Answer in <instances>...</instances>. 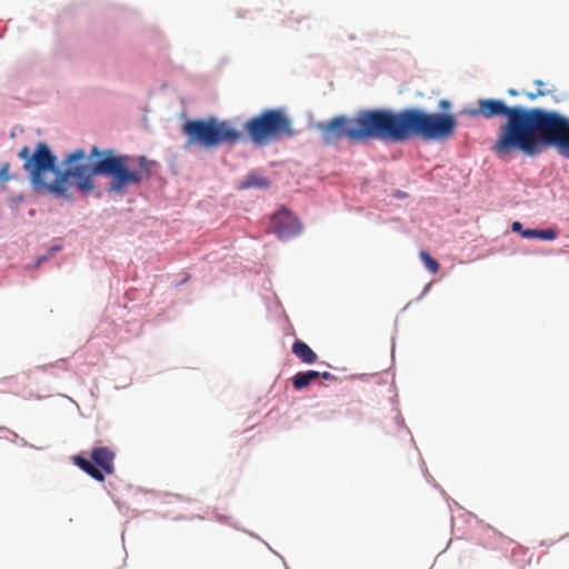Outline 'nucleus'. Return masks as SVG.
<instances>
[{"label": "nucleus", "instance_id": "nucleus-12", "mask_svg": "<svg viewBox=\"0 0 569 569\" xmlns=\"http://www.w3.org/2000/svg\"><path fill=\"white\" fill-rule=\"evenodd\" d=\"M521 236L526 239L538 238L541 240H553L557 238V231L553 229H526L521 232Z\"/></svg>", "mask_w": 569, "mask_h": 569}, {"label": "nucleus", "instance_id": "nucleus-17", "mask_svg": "<svg viewBox=\"0 0 569 569\" xmlns=\"http://www.w3.org/2000/svg\"><path fill=\"white\" fill-rule=\"evenodd\" d=\"M320 377L325 380H336V377L329 371L320 372Z\"/></svg>", "mask_w": 569, "mask_h": 569}, {"label": "nucleus", "instance_id": "nucleus-13", "mask_svg": "<svg viewBox=\"0 0 569 569\" xmlns=\"http://www.w3.org/2000/svg\"><path fill=\"white\" fill-rule=\"evenodd\" d=\"M419 257H420L422 263L425 264L426 269H428L431 273L435 274L439 271L440 264L427 251L421 250L419 252Z\"/></svg>", "mask_w": 569, "mask_h": 569}, {"label": "nucleus", "instance_id": "nucleus-5", "mask_svg": "<svg viewBox=\"0 0 569 569\" xmlns=\"http://www.w3.org/2000/svg\"><path fill=\"white\" fill-rule=\"evenodd\" d=\"M182 132L188 137L190 144L198 143L206 148L222 143H236L242 139V133L228 121H219L214 117L206 120H189L182 126Z\"/></svg>", "mask_w": 569, "mask_h": 569}, {"label": "nucleus", "instance_id": "nucleus-3", "mask_svg": "<svg viewBox=\"0 0 569 569\" xmlns=\"http://www.w3.org/2000/svg\"><path fill=\"white\" fill-rule=\"evenodd\" d=\"M547 112L548 110L541 108L508 107L501 100L480 99L478 108L468 111V114L482 116L486 119L500 116L507 118L491 147L497 157L506 159L516 151L529 157L539 154V140Z\"/></svg>", "mask_w": 569, "mask_h": 569}, {"label": "nucleus", "instance_id": "nucleus-18", "mask_svg": "<svg viewBox=\"0 0 569 569\" xmlns=\"http://www.w3.org/2000/svg\"><path fill=\"white\" fill-rule=\"evenodd\" d=\"M289 21L299 23L301 21L300 18H290Z\"/></svg>", "mask_w": 569, "mask_h": 569}, {"label": "nucleus", "instance_id": "nucleus-20", "mask_svg": "<svg viewBox=\"0 0 569 569\" xmlns=\"http://www.w3.org/2000/svg\"><path fill=\"white\" fill-rule=\"evenodd\" d=\"M509 93H510L511 96H516V94H517V91H516V90H513V89H510V90H509Z\"/></svg>", "mask_w": 569, "mask_h": 569}, {"label": "nucleus", "instance_id": "nucleus-1", "mask_svg": "<svg viewBox=\"0 0 569 569\" xmlns=\"http://www.w3.org/2000/svg\"><path fill=\"white\" fill-rule=\"evenodd\" d=\"M19 158L24 160L23 169L28 172L33 188L37 191L66 197L70 188V179L76 180L79 190L88 192L93 190V177H110L108 186L110 193L124 194L131 186H139L151 178V164L146 157L131 158L127 154H116L113 149L100 151L92 147L89 158H100L94 163H80L87 158L83 149H77L64 160L68 167L64 171L57 168V157L44 142H39L32 153L29 147H23Z\"/></svg>", "mask_w": 569, "mask_h": 569}, {"label": "nucleus", "instance_id": "nucleus-9", "mask_svg": "<svg viewBox=\"0 0 569 569\" xmlns=\"http://www.w3.org/2000/svg\"><path fill=\"white\" fill-rule=\"evenodd\" d=\"M293 355L303 363L312 365L318 360L316 352L303 341L296 340L292 345Z\"/></svg>", "mask_w": 569, "mask_h": 569}, {"label": "nucleus", "instance_id": "nucleus-8", "mask_svg": "<svg viewBox=\"0 0 569 569\" xmlns=\"http://www.w3.org/2000/svg\"><path fill=\"white\" fill-rule=\"evenodd\" d=\"M268 230L280 240H287L298 236L302 230V226L291 211L282 207L271 216Z\"/></svg>", "mask_w": 569, "mask_h": 569}, {"label": "nucleus", "instance_id": "nucleus-22", "mask_svg": "<svg viewBox=\"0 0 569 569\" xmlns=\"http://www.w3.org/2000/svg\"><path fill=\"white\" fill-rule=\"evenodd\" d=\"M441 106H442V107H446V106H448V102H447V101H442V102H441Z\"/></svg>", "mask_w": 569, "mask_h": 569}, {"label": "nucleus", "instance_id": "nucleus-15", "mask_svg": "<svg viewBox=\"0 0 569 569\" xmlns=\"http://www.w3.org/2000/svg\"><path fill=\"white\" fill-rule=\"evenodd\" d=\"M512 231L515 232H522L525 229L522 228V224L519 221H515L511 226Z\"/></svg>", "mask_w": 569, "mask_h": 569}, {"label": "nucleus", "instance_id": "nucleus-16", "mask_svg": "<svg viewBox=\"0 0 569 569\" xmlns=\"http://www.w3.org/2000/svg\"><path fill=\"white\" fill-rule=\"evenodd\" d=\"M545 94H546V93H545V91H542V90H538V91H537V92H535V93H527V97H528L530 100H535L536 98H538V97H542V96H545Z\"/></svg>", "mask_w": 569, "mask_h": 569}, {"label": "nucleus", "instance_id": "nucleus-6", "mask_svg": "<svg viewBox=\"0 0 569 569\" xmlns=\"http://www.w3.org/2000/svg\"><path fill=\"white\" fill-rule=\"evenodd\" d=\"M548 147H555L559 153L569 159V118L548 111L539 140V153Z\"/></svg>", "mask_w": 569, "mask_h": 569}, {"label": "nucleus", "instance_id": "nucleus-4", "mask_svg": "<svg viewBox=\"0 0 569 569\" xmlns=\"http://www.w3.org/2000/svg\"><path fill=\"white\" fill-rule=\"evenodd\" d=\"M251 141L266 146L273 140L291 138L296 134L291 119L281 109H267L244 123Z\"/></svg>", "mask_w": 569, "mask_h": 569}, {"label": "nucleus", "instance_id": "nucleus-10", "mask_svg": "<svg viewBox=\"0 0 569 569\" xmlns=\"http://www.w3.org/2000/svg\"><path fill=\"white\" fill-rule=\"evenodd\" d=\"M320 378V372L315 370L301 371L292 377V385L296 390L308 387L313 380Z\"/></svg>", "mask_w": 569, "mask_h": 569}, {"label": "nucleus", "instance_id": "nucleus-2", "mask_svg": "<svg viewBox=\"0 0 569 569\" xmlns=\"http://www.w3.org/2000/svg\"><path fill=\"white\" fill-rule=\"evenodd\" d=\"M457 127L453 114L429 113L419 108L400 111L365 109L353 117L337 116L316 124L323 143L328 146L336 144L341 139L352 143L370 140L405 142L415 137L426 141H446L456 133Z\"/></svg>", "mask_w": 569, "mask_h": 569}, {"label": "nucleus", "instance_id": "nucleus-14", "mask_svg": "<svg viewBox=\"0 0 569 569\" xmlns=\"http://www.w3.org/2000/svg\"><path fill=\"white\" fill-rule=\"evenodd\" d=\"M9 169H10L9 163H3L0 167V180L1 181H8L10 179Z\"/></svg>", "mask_w": 569, "mask_h": 569}, {"label": "nucleus", "instance_id": "nucleus-19", "mask_svg": "<svg viewBox=\"0 0 569 569\" xmlns=\"http://www.w3.org/2000/svg\"><path fill=\"white\" fill-rule=\"evenodd\" d=\"M59 250H60V247H59V246H57V247H52V248H51V254H52V253H54V252H57V251H59Z\"/></svg>", "mask_w": 569, "mask_h": 569}, {"label": "nucleus", "instance_id": "nucleus-11", "mask_svg": "<svg viewBox=\"0 0 569 569\" xmlns=\"http://www.w3.org/2000/svg\"><path fill=\"white\" fill-rule=\"evenodd\" d=\"M270 184L269 180L258 173H249L246 179L241 182L240 189L249 188H268Z\"/></svg>", "mask_w": 569, "mask_h": 569}, {"label": "nucleus", "instance_id": "nucleus-21", "mask_svg": "<svg viewBox=\"0 0 569 569\" xmlns=\"http://www.w3.org/2000/svg\"><path fill=\"white\" fill-rule=\"evenodd\" d=\"M535 83H536L537 86H542V84H543V82H542L541 80H536V81H535Z\"/></svg>", "mask_w": 569, "mask_h": 569}, {"label": "nucleus", "instance_id": "nucleus-7", "mask_svg": "<svg viewBox=\"0 0 569 569\" xmlns=\"http://www.w3.org/2000/svg\"><path fill=\"white\" fill-rule=\"evenodd\" d=\"M91 460L78 455L73 457V462L86 473L97 481H104V473L113 475L116 452L104 446H97L91 450Z\"/></svg>", "mask_w": 569, "mask_h": 569}]
</instances>
